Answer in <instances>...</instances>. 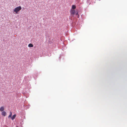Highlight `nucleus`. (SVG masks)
I'll list each match as a JSON object with an SVG mask.
<instances>
[{
  "mask_svg": "<svg viewBox=\"0 0 127 127\" xmlns=\"http://www.w3.org/2000/svg\"><path fill=\"white\" fill-rule=\"evenodd\" d=\"M76 16H77V17L78 18H79V15H78V12H77L76 14Z\"/></svg>",
  "mask_w": 127,
  "mask_h": 127,
  "instance_id": "nucleus-9",
  "label": "nucleus"
},
{
  "mask_svg": "<svg viewBox=\"0 0 127 127\" xmlns=\"http://www.w3.org/2000/svg\"><path fill=\"white\" fill-rule=\"evenodd\" d=\"M12 115V112H10V114L8 117V118H10L11 117Z\"/></svg>",
  "mask_w": 127,
  "mask_h": 127,
  "instance_id": "nucleus-7",
  "label": "nucleus"
},
{
  "mask_svg": "<svg viewBox=\"0 0 127 127\" xmlns=\"http://www.w3.org/2000/svg\"><path fill=\"white\" fill-rule=\"evenodd\" d=\"M28 47H33V45L32 44L30 43L28 45Z\"/></svg>",
  "mask_w": 127,
  "mask_h": 127,
  "instance_id": "nucleus-6",
  "label": "nucleus"
},
{
  "mask_svg": "<svg viewBox=\"0 0 127 127\" xmlns=\"http://www.w3.org/2000/svg\"><path fill=\"white\" fill-rule=\"evenodd\" d=\"M16 116V114H14L13 115L11 118V120H13L15 118Z\"/></svg>",
  "mask_w": 127,
  "mask_h": 127,
  "instance_id": "nucleus-5",
  "label": "nucleus"
},
{
  "mask_svg": "<svg viewBox=\"0 0 127 127\" xmlns=\"http://www.w3.org/2000/svg\"><path fill=\"white\" fill-rule=\"evenodd\" d=\"M71 14L73 15H74L75 13V10H74L71 9L70 11Z\"/></svg>",
  "mask_w": 127,
  "mask_h": 127,
  "instance_id": "nucleus-2",
  "label": "nucleus"
},
{
  "mask_svg": "<svg viewBox=\"0 0 127 127\" xmlns=\"http://www.w3.org/2000/svg\"><path fill=\"white\" fill-rule=\"evenodd\" d=\"M22 9V7L21 6H19L15 8L13 11V12H15L14 13L17 14L18 12L19 11Z\"/></svg>",
  "mask_w": 127,
  "mask_h": 127,
  "instance_id": "nucleus-1",
  "label": "nucleus"
},
{
  "mask_svg": "<svg viewBox=\"0 0 127 127\" xmlns=\"http://www.w3.org/2000/svg\"><path fill=\"white\" fill-rule=\"evenodd\" d=\"M1 115L5 116L6 115V112L5 111H3L1 113Z\"/></svg>",
  "mask_w": 127,
  "mask_h": 127,
  "instance_id": "nucleus-4",
  "label": "nucleus"
},
{
  "mask_svg": "<svg viewBox=\"0 0 127 127\" xmlns=\"http://www.w3.org/2000/svg\"><path fill=\"white\" fill-rule=\"evenodd\" d=\"M72 8L73 9H74L76 8V6L75 5H73L72 6Z\"/></svg>",
  "mask_w": 127,
  "mask_h": 127,
  "instance_id": "nucleus-8",
  "label": "nucleus"
},
{
  "mask_svg": "<svg viewBox=\"0 0 127 127\" xmlns=\"http://www.w3.org/2000/svg\"><path fill=\"white\" fill-rule=\"evenodd\" d=\"M4 109V107L3 106H1L0 108V111L2 112Z\"/></svg>",
  "mask_w": 127,
  "mask_h": 127,
  "instance_id": "nucleus-3",
  "label": "nucleus"
}]
</instances>
